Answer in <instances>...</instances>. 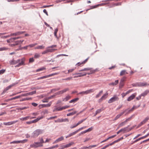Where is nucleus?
Listing matches in <instances>:
<instances>
[{"instance_id":"obj_26","label":"nucleus","mask_w":149,"mask_h":149,"mask_svg":"<svg viewBox=\"0 0 149 149\" xmlns=\"http://www.w3.org/2000/svg\"><path fill=\"white\" fill-rule=\"evenodd\" d=\"M48 77H49V76L48 75L43 76L39 77V78H38V79L39 80V79H43L44 78H48Z\"/></svg>"},{"instance_id":"obj_47","label":"nucleus","mask_w":149,"mask_h":149,"mask_svg":"<svg viewBox=\"0 0 149 149\" xmlns=\"http://www.w3.org/2000/svg\"><path fill=\"white\" fill-rule=\"evenodd\" d=\"M58 147V145H56L55 146H53L49 147V149H52L55 148H57Z\"/></svg>"},{"instance_id":"obj_23","label":"nucleus","mask_w":149,"mask_h":149,"mask_svg":"<svg viewBox=\"0 0 149 149\" xmlns=\"http://www.w3.org/2000/svg\"><path fill=\"white\" fill-rule=\"evenodd\" d=\"M127 74V73L126 72V70H122L120 72V76H122L125 74Z\"/></svg>"},{"instance_id":"obj_58","label":"nucleus","mask_w":149,"mask_h":149,"mask_svg":"<svg viewBox=\"0 0 149 149\" xmlns=\"http://www.w3.org/2000/svg\"><path fill=\"white\" fill-rule=\"evenodd\" d=\"M5 70L2 69L1 70H0V74H3L5 71Z\"/></svg>"},{"instance_id":"obj_11","label":"nucleus","mask_w":149,"mask_h":149,"mask_svg":"<svg viewBox=\"0 0 149 149\" xmlns=\"http://www.w3.org/2000/svg\"><path fill=\"white\" fill-rule=\"evenodd\" d=\"M129 126L128 127H124V128L121 129V132H123V133L129 132L128 130V128Z\"/></svg>"},{"instance_id":"obj_59","label":"nucleus","mask_w":149,"mask_h":149,"mask_svg":"<svg viewBox=\"0 0 149 149\" xmlns=\"http://www.w3.org/2000/svg\"><path fill=\"white\" fill-rule=\"evenodd\" d=\"M144 124L143 123H142V122H141L139 125H138L137 126V128H139V127H140L142 125H143Z\"/></svg>"},{"instance_id":"obj_50","label":"nucleus","mask_w":149,"mask_h":149,"mask_svg":"<svg viewBox=\"0 0 149 149\" xmlns=\"http://www.w3.org/2000/svg\"><path fill=\"white\" fill-rule=\"evenodd\" d=\"M57 118V116H53V117H50L48 118L47 119V120H51V119L56 118Z\"/></svg>"},{"instance_id":"obj_33","label":"nucleus","mask_w":149,"mask_h":149,"mask_svg":"<svg viewBox=\"0 0 149 149\" xmlns=\"http://www.w3.org/2000/svg\"><path fill=\"white\" fill-rule=\"evenodd\" d=\"M125 123L124 122L121 123L118 126V129L120 127L123 126H124L125 125Z\"/></svg>"},{"instance_id":"obj_42","label":"nucleus","mask_w":149,"mask_h":149,"mask_svg":"<svg viewBox=\"0 0 149 149\" xmlns=\"http://www.w3.org/2000/svg\"><path fill=\"white\" fill-rule=\"evenodd\" d=\"M58 29L56 28V29L55 30V31H54V36L56 37V38H57V32H58Z\"/></svg>"},{"instance_id":"obj_20","label":"nucleus","mask_w":149,"mask_h":149,"mask_svg":"<svg viewBox=\"0 0 149 149\" xmlns=\"http://www.w3.org/2000/svg\"><path fill=\"white\" fill-rule=\"evenodd\" d=\"M29 117H30L29 116H27L25 117L20 118V119L21 120H23V121L26 120H27L29 118Z\"/></svg>"},{"instance_id":"obj_53","label":"nucleus","mask_w":149,"mask_h":149,"mask_svg":"<svg viewBox=\"0 0 149 149\" xmlns=\"http://www.w3.org/2000/svg\"><path fill=\"white\" fill-rule=\"evenodd\" d=\"M44 114H47L48 113V111L47 110H45L42 112Z\"/></svg>"},{"instance_id":"obj_30","label":"nucleus","mask_w":149,"mask_h":149,"mask_svg":"<svg viewBox=\"0 0 149 149\" xmlns=\"http://www.w3.org/2000/svg\"><path fill=\"white\" fill-rule=\"evenodd\" d=\"M149 119V118L148 117H146L142 122L144 124Z\"/></svg>"},{"instance_id":"obj_27","label":"nucleus","mask_w":149,"mask_h":149,"mask_svg":"<svg viewBox=\"0 0 149 149\" xmlns=\"http://www.w3.org/2000/svg\"><path fill=\"white\" fill-rule=\"evenodd\" d=\"M102 92H103L102 91H100L99 92V93H98V94L96 95V96H95V97L96 98H97L99 97H100L101 96V94L102 93Z\"/></svg>"},{"instance_id":"obj_2","label":"nucleus","mask_w":149,"mask_h":149,"mask_svg":"<svg viewBox=\"0 0 149 149\" xmlns=\"http://www.w3.org/2000/svg\"><path fill=\"white\" fill-rule=\"evenodd\" d=\"M42 133V131L40 130H36L33 132V137H37L40 134Z\"/></svg>"},{"instance_id":"obj_1","label":"nucleus","mask_w":149,"mask_h":149,"mask_svg":"<svg viewBox=\"0 0 149 149\" xmlns=\"http://www.w3.org/2000/svg\"><path fill=\"white\" fill-rule=\"evenodd\" d=\"M95 90L94 89H91L85 91H83L82 92H79L78 93L77 95L80 94L82 95H83L84 94L86 95L88 94L93 92Z\"/></svg>"},{"instance_id":"obj_10","label":"nucleus","mask_w":149,"mask_h":149,"mask_svg":"<svg viewBox=\"0 0 149 149\" xmlns=\"http://www.w3.org/2000/svg\"><path fill=\"white\" fill-rule=\"evenodd\" d=\"M30 146L32 147L37 148L39 147L42 146L43 145L41 144H36L35 142H34V144L31 145Z\"/></svg>"},{"instance_id":"obj_40","label":"nucleus","mask_w":149,"mask_h":149,"mask_svg":"<svg viewBox=\"0 0 149 149\" xmlns=\"http://www.w3.org/2000/svg\"><path fill=\"white\" fill-rule=\"evenodd\" d=\"M57 95H56V93L54 94V95H52L48 97L47 98V99L48 100H49V99H51L52 98H53L54 97H55V96Z\"/></svg>"},{"instance_id":"obj_44","label":"nucleus","mask_w":149,"mask_h":149,"mask_svg":"<svg viewBox=\"0 0 149 149\" xmlns=\"http://www.w3.org/2000/svg\"><path fill=\"white\" fill-rule=\"evenodd\" d=\"M134 115H132L130 117H129V118H127V119L128 121H129L131 119H132V118L134 117Z\"/></svg>"},{"instance_id":"obj_31","label":"nucleus","mask_w":149,"mask_h":149,"mask_svg":"<svg viewBox=\"0 0 149 149\" xmlns=\"http://www.w3.org/2000/svg\"><path fill=\"white\" fill-rule=\"evenodd\" d=\"M61 107H57L55 108L54 110H53V112H55L56 111H61Z\"/></svg>"},{"instance_id":"obj_21","label":"nucleus","mask_w":149,"mask_h":149,"mask_svg":"<svg viewBox=\"0 0 149 149\" xmlns=\"http://www.w3.org/2000/svg\"><path fill=\"white\" fill-rule=\"evenodd\" d=\"M13 85H11L6 87V88L4 90L3 92H6L7 90H8Z\"/></svg>"},{"instance_id":"obj_29","label":"nucleus","mask_w":149,"mask_h":149,"mask_svg":"<svg viewBox=\"0 0 149 149\" xmlns=\"http://www.w3.org/2000/svg\"><path fill=\"white\" fill-rule=\"evenodd\" d=\"M93 127H91L88 128V129L84 131V132L86 133L87 132H90L91 131L93 130Z\"/></svg>"},{"instance_id":"obj_9","label":"nucleus","mask_w":149,"mask_h":149,"mask_svg":"<svg viewBox=\"0 0 149 149\" xmlns=\"http://www.w3.org/2000/svg\"><path fill=\"white\" fill-rule=\"evenodd\" d=\"M21 61V60L18 59L17 61L13 60L10 61V63L11 64H15L18 63H19Z\"/></svg>"},{"instance_id":"obj_63","label":"nucleus","mask_w":149,"mask_h":149,"mask_svg":"<svg viewBox=\"0 0 149 149\" xmlns=\"http://www.w3.org/2000/svg\"><path fill=\"white\" fill-rule=\"evenodd\" d=\"M74 69H69L68 70V73H69L70 72H73L74 70Z\"/></svg>"},{"instance_id":"obj_32","label":"nucleus","mask_w":149,"mask_h":149,"mask_svg":"<svg viewBox=\"0 0 149 149\" xmlns=\"http://www.w3.org/2000/svg\"><path fill=\"white\" fill-rule=\"evenodd\" d=\"M63 118L61 119H58L55 120V122L56 123H61L63 122Z\"/></svg>"},{"instance_id":"obj_45","label":"nucleus","mask_w":149,"mask_h":149,"mask_svg":"<svg viewBox=\"0 0 149 149\" xmlns=\"http://www.w3.org/2000/svg\"><path fill=\"white\" fill-rule=\"evenodd\" d=\"M8 49V48L5 47H2L0 48V51L6 50Z\"/></svg>"},{"instance_id":"obj_48","label":"nucleus","mask_w":149,"mask_h":149,"mask_svg":"<svg viewBox=\"0 0 149 149\" xmlns=\"http://www.w3.org/2000/svg\"><path fill=\"white\" fill-rule=\"evenodd\" d=\"M34 61V60L33 58H30L29 59V63H32Z\"/></svg>"},{"instance_id":"obj_49","label":"nucleus","mask_w":149,"mask_h":149,"mask_svg":"<svg viewBox=\"0 0 149 149\" xmlns=\"http://www.w3.org/2000/svg\"><path fill=\"white\" fill-rule=\"evenodd\" d=\"M147 85L146 83H142L140 84V86H144Z\"/></svg>"},{"instance_id":"obj_51","label":"nucleus","mask_w":149,"mask_h":149,"mask_svg":"<svg viewBox=\"0 0 149 149\" xmlns=\"http://www.w3.org/2000/svg\"><path fill=\"white\" fill-rule=\"evenodd\" d=\"M45 68H40L39 69H37L36 70V71L37 72H39V71H41V70H42L44 69H45Z\"/></svg>"},{"instance_id":"obj_57","label":"nucleus","mask_w":149,"mask_h":149,"mask_svg":"<svg viewBox=\"0 0 149 149\" xmlns=\"http://www.w3.org/2000/svg\"><path fill=\"white\" fill-rule=\"evenodd\" d=\"M28 95V93H24V94H22L21 95H20L21 96V97L22 96H27Z\"/></svg>"},{"instance_id":"obj_37","label":"nucleus","mask_w":149,"mask_h":149,"mask_svg":"<svg viewBox=\"0 0 149 149\" xmlns=\"http://www.w3.org/2000/svg\"><path fill=\"white\" fill-rule=\"evenodd\" d=\"M108 95V94H104L100 98V100H104L105 99L106 97V96Z\"/></svg>"},{"instance_id":"obj_38","label":"nucleus","mask_w":149,"mask_h":149,"mask_svg":"<svg viewBox=\"0 0 149 149\" xmlns=\"http://www.w3.org/2000/svg\"><path fill=\"white\" fill-rule=\"evenodd\" d=\"M124 85V83L120 82L119 87L120 88H122Z\"/></svg>"},{"instance_id":"obj_22","label":"nucleus","mask_w":149,"mask_h":149,"mask_svg":"<svg viewBox=\"0 0 149 149\" xmlns=\"http://www.w3.org/2000/svg\"><path fill=\"white\" fill-rule=\"evenodd\" d=\"M103 109H97L96 111L95 112V113L94 115V116H95L98 113H100L101 111H102Z\"/></svg>"},{"instance_id":"obj_4","label":"nucleus","mask_w":149,"mask_h":149,"mask_svg":"<svg viewBox=\"0 0 149 149\" xmlns=\"http://www.w3.org/2000/svg\"><path fill=\"white\" fill-rule=\"evenodd\" d=\"M69 90V89L68 88H65L62 90L60 91L57 92L56 93V95H59L63 94V93L66 92L67 91Z\"/></svg>"},{"instance_id":"obj_19","label":"nucleus","mask_w":149,"mask_h":149,"mask_svg":"<svg viewBox=\"0 0 149 149\" xmlns=\"http://www.w3.org/2000/svg\"><path fill=\"white\" fill-rule=\"evenodd\" d=\"M45 48V47L43 45L38 46L36 47H35V49H44Z\"/></svg>"},{"instance_id":"obj_17","label":"nucleus","mask_w":149,"mask_h":149,"mask_svg":"<svg viewBox=\"0 0 149 149\" xmlns=\"http://www.w3.org/2000/svg\"><path fill=\"white\" fill-rule=\"evenodd\" d=\"M71 97L70 96L68 95L66 97L63 99V101H68Z\"/></svg>"},{"instance_id":"obj_43","label":"nucleus","mask_w":149,"mask_h":149,"mask_svg":"<svg viewBox=\"0 0 149 149\" xmlns=\"http://www.w3.org/2000/svg\"><path fill=\"white\" fill-rule=\"evenodd\" d=\"M70 106H63V107H61V110H62L63 109H65L68 108Z\"/></svg>"},{"instance_id":"obj_39","label":"nucleus","mask_w":149,"mask_h":149,"mask_svg":"<svg viewBox=\"0 0 149 149\" xmlns=\"http://www.w3.org/2000/svg\"><path fill=\"white\" fill-rule=\"evenodd\" d=\"M40 56L39 54L38 53H35L34 56V58H39Z\"/></svg>"},{"instance_id":"obj_35","label":"nucleus","mask_w":149,"mask_h":149,"mask_svg":"<svg viewBox=\"0 0 149 149\" xmlns=\"http://www.w3.org/2000/svg\"><path fill=\"white\" fill-rule=\"evenodd\" d=\"M74 143V142H71L70 143H69L65 145L66 147V148L69 147L71 145L73 144Z\"/></svg>"},{"instance_id":"obj_3","label":"nucleus","mask_w":149,"mask_h":149,"mask_svg":"<svg viewBox=\"0 0 149 149\" xmlns=\"http://www.w3.org/2000/svg\"><path fill=\"white\" fill-rule=\"evenodd\" d=\"M119 99V98L118 96L116 95H115L109 100L108 102L109 103H111L114 102L118 101Z\"/></svg>"},{"instance_id":"obj_60","label":"nucleus","mask_w":149,"mask_h":149,"mask_svg":"<svg viewBox=\"0 0 149 149\" xmlns=\"http://www.w3.org/2000/svg\"><path fill=\"white\" fill-rule=\"evenodd\" d=\"M55 50V49H47L48 52H53Z\"/></svg>"},{"instance_id":"obj_24","label":"nucleus","mask_w":149,"mask_h":149,"mask_svg":"<svg viewBox=\"0 0 149 149\" xmlns=\"http://www.w3.org/2000/svg\"><path fill=\"white\" fill-rule=\"evenodd\" d=\"M79 99L78 98H76L73 99H72L69 101V103H71L72 102H74L77 101L78 100H79Z\"/></svg>"},{"instance_id":"obj_41","label":"nucleus","mask_w":149,"mask_h":149,"mask_svg":"<svg viewBox=\"0 0 149 149\" xmlns=\"http://www.w3.org/2000/svg\"><path fill=\"white\" fill-rule=\"evenodd\" d=\"M10 36H11L10 35H8L6 36H1V38H3V39H6V38H7L8 37H9Z\"/></svg>"},{"instance_id":"obj_18","label":"nucleus","mask_w":149,"mask_h":149,"mask_svg":"<svg viewBox=\"0 0 149 149\" xmlns=\"http://www.w3.org/2000/svg\"><path fill=\"white\" fill-rule=\"evenodd\" d=\"M40 142H35V143L36 144H42V143H44V141H43V139L42 138L40 140Z\"/></svg>"},{"instance_id":"obj_25","label":"nucleus","mask_w":149,"mask_h":149,"mask_svg":"<svg viewBox=\"0 0 149 149\" xmlns=\"http://www.w3.org/2000/svg\"><path fill=\"white\" fill-rule=\"evenodd\" d=\"M149 92V91H147V90L146 91L144 92H143V93H142L141 94V96H144L145 95H147V94H148V93Z\"/></svg>"},{"instance_id":"obj_15","label":"nucleus","mask_w":149,"mask_h":149,"mask_svg":"<svg viewBox=\"0 0 149 149\" xmlns=\"http://www.w3.org/2000/svg\"><path fill=\"white\" fill-rule=\"evenodd\" d=\"M52 104V102H50L48 104H43L42 105L43 107H49Z\"/></svg>"},{"instance_id":"obj_62","label":"nucleus","mask_w":149,"mask_h":149,"mask_svg":"<svg viewBox=\"0 0 149 149\" xmlns=\"http://www.w3.org/2000/svg\"><path fill=\"white\" fill-rule=\"evenodd\" d=\"M89 58V57L86 58V60H85L84 61H83L81 62V63L82 64H85L87 61V60H88Z\"/></svg>"},{"instance_id":"obj_34","label":"nucleus","mask_w":149,"mask_h":149,"mask_svg":"<svg viewBox=\"0 0 149 149\" xmlns=\"http://www.w3.org/2000/svg\"><path fill=\"white\" fill-rule=\"evenodd\" d=\"M28 95H33L34 94H35L36 93V91H32V92H29V93H28Z\"/></svg>"},{"instance_id":"obj_28","label":"nucleus","mask_w":149,"mask_h":149,"mask_svg":"<svg viewBox=\"0 0 149 149\" xmlns=\"http://www.w3.org/2000/svg\"><path fill=\"white\" fill-rule=\"evenodd\" d=\"M77 113L76 111H74V112H72V113H68L67 114V116H70L73 115L75 114H76Z\"/></svg>"},{"instance_id":"obj_54","label":"nucleus","mask_w":149,"mask_h":149,"mask_svg":"<svg viewBox=\"0 0 149 149\" xmlns=\"http://www.w3.org/2000/svg\"><path fill=\"white\" fill-rule=\"evenodd\" d=\"M43 116H42L40 117H38L36 119V121L37 122L40 120L42 119L43 118Z\"/></svg>"},{"instance_id":"obj_55","label":"nucleus","mask_w":149,"mask_h":149,"mask_svg":"<svg viewBox=\"0 0 149 149\" xmlns=\"http://www.w3.org/2000/svg\"><path fill=\"white\" fill-rule=\"evenodd\" d=\"M81 149H90L89 146L88 147H83L81 148Z\"/></svg>"},{"instance_id":"obj_6","label":"nucleus","mask_w":149,"mask_h":149,"mask_svg":"<svg viewBox=\"0 0 149 149\" xmlns=\"http://www.w3.org/2000/svg\"><path fill=\"white\" fill-rule=\"evenodd\" d=\"M17 122V120L9 122L7 123H3V124L5 125H10L13 124Z\"/></svg>"},{"instance_id":"obj_12","label":"nucleus","mask_w":149,"mask_h":149,"mask_svg":"<svg viewBox=\"0 0 149 149\" xmlns=\"http://www.w3.org/2000/svg\"><path fill=\"white\" fill-rule=\"evenodd\" d=\"M21 62L19 63L18 64H17L16 66V67H18L20 66H21L22 65H24V59H22L21 60Z\"/></svg>"},{"instance_id":"obj_5","label":"nucleus","mask_w":149,"mask_h":149,"mask_svg":"<svg viewBox=\"0 0 149 149\" xmlns=\"http://www.w3.org/2000/svg\"><path fill=\"white\" fill-rule=\"evenodd\" d=\"M27 141V139H24L23 140L19 141H14L10 142V144L12 143H24L26 142Z\"/></svg>"},{"instance_id":"obj_14","label":"nucleus","mask_w":149,"mask_h":149,"mask_svg":"<svg viewBox=\"0 0 149 149\" xmlns=\"http://www.w3.org/2000/svg\"><path fill=\"white\" fill-rule=\"evenodd\" d=\"M63 139H64L63 137L62 136L61 137L57 139L55 141H54L53 143L54 144L55 143H57L60 141L63 140Z\"/></svg>"},{"instance_id":"obj_13","label":"nucleus","mask_w":149,"mask_h":149,"mask_svg":"<svg viewBox=\"0 0 149 149\" xmlns=\"http://www.w3.org/2000/svg\"><path fill=\"white\" fill-rule=\"evenodd\" d=\"M127 110V109H126L124 111L118 115L116 117V119H118V118L120 116L122 115L125 112H126Z\"/></svg>"},{"instance_id":"obj_16","label":"nucleus","mask_w":149,"mask_h":149,"mask_svg":"<svg viewBox=\"0 0 149 149\" xmlns=\"http://www.w3.org/2000/svg\"><path fill=\"white\" fill-rule=\"evenodd\" d=\"M135 108H135V107L134 106L130 110H128V109H127V110L126 111H127L126 113V114H129L130 112L132 111Z\"/></svg>"},{"instance_id":"obj_7","label":"nucleus","mask_w":149,"mask_h":149,"mask_svg":"<svg viewBox=\"0 0 149 149\" xmlns=\"http://www.w3.org/2000/svg\"><path fill=\"white\" fill-rule=\"evenodd\" d=\"M24 32V31H18L15 33H11L10 34V36H18L21 34H22Z\"/></svg>"},{"instance_id":"obj_56","label":"nucleus","mask_w":149,"mask_h":149,"mask_svg":"<svg viewBox=\"0 0 149 149\" xmlns=\"http://www.w3.org/2000/svg\"><path fill=\"white\" fill-rule=\"evenodd\" d=\"M48 100L47 98L46 99H44L42 100V102H48Z\"/></svg>"},{"instance_id":"obj_8","label":"nucleus","mask_w":149,"mask_h":149,"mask_svg":"<svg viewBox=\"0 0 149 149\" xmlns=\"http://www.w3.org/2000/svg\"><path fill=\"white\" fill-rule=\"evenodd\" d=\"M136 94V93L132 94L131 95L128 97L127 99V100L128 101H130L133 99L135 97Z\"/></svg>"},{"instance_id":"obj_64","label":"nucleus","mask_w":149,"mask_h":149,"mask_svg":"<svg viewBox=\"0 0 149 149\" xmlns=\"http://www.w3.org/2000/svg\"><path fill=\"white\" fill-rule=\"evenodd\" d=\"M31 104L33 106H34L35 107H36L38 105V104H37L35 103H34V102L32 103H31Z\"/></svg>"},{"instance_id":"obj_61","label":"nucleus","mask_w":149,"mask_h":149,"mask_svg":"<svg viewBox=\"0 0 149 149\" xmlns=\"http://www.w3.org/2000/svg\"><path fill=\"white\" fill-rule=\"evenodd\" d=\"M116 136V135L115 134L112 136H110L108 138V139H110L112 138H113L115 137Z\"/></svg>"},{"instance_id":"obj_52","label":"nucleus","mask_w":149,"mask_h":149,"mask_svg":"<svg viewBox=\"0 0 149 149\" xmlns=\"http://www.w3.org/2000/svg\"><path fill=\"white\" fill-rule=\"evenodd\" d=\"M126 78V77H123L120 80V82H121L124 83V81H125Z\"/></svg>"},{"instance_id":"obj_46","label":"nucleus","mask_w":149,"mask_h":149,"mask_svg":"<svg viewBox=\"0 0 149 149\" xmlns=\"http://www.w3.org/2000/svg\"><path fill=\"white\" fill-rule=\"evenodd\" d=\"M60 89V88H57L53 89L51 90V91L55 92L59 90Z\"/></svg>"},{"instance_id":"obj_36","label":"nucleus","mask_w":149,"mask_h":149,"mask_svg":"<svg viewBox=\"0 0 149 149\" xmlns=\"http://www.w3.org/2000/svg\"><path fill=\"white\" fill-rule=\"evenodd\" d=\"M77 132H77V130H76V131H74V132H72V133L70 134H69V135L68 136H69V137L70 136L73 135H74Z\"/></svg>"}]
</instances>
